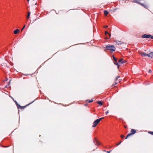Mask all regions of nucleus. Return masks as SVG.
Listing matches in <instances>:
<instances>
[{
  "instance_id": "20",
  "label": "nucleus",
  "mask_w": 153,
  "mask_h": 153,
  "mask_svg": "<svg viewBox=\"0 0 153 153\" xmlns=\"http://www.w3.org/2000/svg\"><path fill=\"white\" fill-rule=\"evenodd\" d=\"M141 1V0H134L133 1V2H134L135 3H137V2H139L138 1Z\"/></svg>"
},
{
  "instance_id": "29",
  "label": "nucleus",
  "mask_w": 153,
  "mask_h": 153,
  "mask_svg": "<svg viewBox=\"0 0 153 153\" xmlns=\"http://www.w3.org/2000/svg\"><path fill=\"white\" fill-rule=\"evenodd\" d=\"M108 27V26L107 25H106V26H105V27H104L105 28H107Z\"/></svg>"
},
{
  "instance_id": "17",
  "label": "nucleus",
  "mask_w": 153,
  "mask_h": 153,
  "mask_svg": "<svg viewBox=\"0 0 153 153\" xmlns=\"http://www.w3.org/2000/svg\"><path fill=\"white\" fill-rule=\"evenodd\" d=\"M20 107H19V108H20V109H24V108L26 106H21L20 105Z\"/></svg>"
},
{
  "instance_id": "1",
  "label": "nucleus",
  "mask_w": 153,
  "mask_h": 153,
  "mask_svg": "<svg viewBox=\"0 0 153 153\" xmlns=\"http://www.w3.org/2000/svg\"><path fill=\"white\" fill-rule=\"evenodd\" d=\"M105 48L107 50H109L111 51L112 52L114 51H115L116 48L114 45H106Z\"/></svg>"
},
{
  "instance_id": "23",
  "label": "nucleus",
  "mask_w": 153,
  "mask_h": 153,
  "mask_svg": "<svg viewBox=\"0 0 153 153\" xmlns=\"http://www.w3.org/2000/svg\"><path fill=\"white\" fill-rule=\"evenodd\" d=\"M121 142H122V141H121L119 143H116V146H118L120 144H121Z\"/></svg>"
},
{
  "instance_id": "12",
  "label": "nucleus",
  "mask_w": 153,
  "mask_h": 153,
  "mask_svg": "<svg viewBox=\"0 0 153 153\" xmlns=\"http://www.w3.org/2000/svg\"><path fill=\"white\" fill-rule=\"evenodd\" d=\"M123 59H120L118 61V63L120 64L124 63L125 62L123 61Z\"/></svg>"
},
{
  "instance_id": "33",
  "label": "nucleus",
  "mask_w": 153,
  "mask_h": 153,
  "mask_svg": "<svg viewBox=\"0 0 153 153\" xmlns=\"http://www.w3.org/2000/svg\"><path fill=\"white\" fill-rule=\"evenodd\" d=\"M34 101H33L32 102H31V103H30V104H31V103H32V102H33Z\"/></svg>"
},
{
  "instance_id": "19",
  "label": "nucleus",
  "mask_w": 153,
  "mask_h": 153,
  "mask_svg": "<svg viewBox=\"0 0 153 153\" xmlns=\"http://www.w3.org/2000/svg\"><path fill=\"white\" fill-rule=\"evenodd\" d=\"M137 2V3L138 4H140V5H141V6L144 7V6L145 5V4H142V3H140V2Z\"/></svg>"
},
{
  "instance_id": "6",
  "label": "nucleus",
  "mask_w": 153,
  "mask_h": 153,
  "mask_svg": "<svg viewBox=\"0 0 153 153\" xmlns=\"http://www.w3.org/2000/svg\"><path fill=\"white\" fill-rule=\"evenodd\" d=\"M94 142L96 145H99L100 144V142L97 140L96 138H94Z\"/></svg>"
},
{
  "instance_id": "30",
  "label": "nucleus",
  "mask_w": 153,
  "mask_h": 153,
  "mask_svg": "<svg viewBox=\"0 0 153 153\" xmlns=\"http://www.w3.org/2000/svg\"><path fill=\"white\" fill-rule=\"evenodd\" d=\"M111 151H107V153H110V152Z\"/></svg>"
},
{
  "instance_id": "2",
  "label": "nucleus",
  "mask_w": 153,
  "mask_h": 153,
  "mask_svg": "<svg viewBox=\"0 0 153 153\" xmlns=\"http://www.w3.org/2000/svg\"><path fill=\"white\" fill-rule=\"evenodd\" d=\"M103 117H101L98 119L96 120L93 123L92 127H94L96 126L97 124L100 122V121L103 119Z\"/></svg>"
},
{
  "instance_id": "16",
  "label": "nucleus",
  "mask_w": 153,
  "mask_h": 153,
  "mask_svg": "<svg viewBox=\"0 0 153 153\" xmlns=\"http://www.w3.org/2000/svg\"><path fill=\"white\" fill-rule=\"evenodd\" d=\"M149 54H150V57L152 58V56H153V52H151L149 53Z\"/></svg>"
},
{
  "instance_id": "13",
  "label": "nucleus",
  "mask_w": 153,
  "mask_h": 153,
  "mask_svg": "<svg viewBox=\"0 0 153 153\" xmlns=\"http://www.w3.org/2000/svg\"><path fill=\"white\" fill-rule=\"evenodd\" d=\"M104 14L105 16H107L108 13V12L107 10L104 11Z\"/></svg>"
},
{
  "instance_id": "11",
  "label": "nucleus",
  "mask_w": 153,
  "mask_h": 153,
  "mask_svg": "<svg viewBox=\"0 0 153 153\" xmlns=\"http://www.w3.org/2000/svg\"><path fill=\"white\" fill-rule=\"evenodd\" d=\"M13 100H14V102H15V104H16V106H17V108H19V107H20V105H19V104H18V103H17V102H16V101L14 100L13 99Z\"/></svg>"
},
{
  "instance_id": "15",
  "label": "nucleus",
  "mask_w": 153,
  "mask_h": 153,
  "mask_svg": "<svg viewBox=\"0 0 153 153\" xmlns=\"http://www.w3.org/2000/svg\"><path fill=\"white\" fill-rule=\"evenodd\" d=\"M30 12H29L28 13L27 15V19H28L29 18L30 16Z\"/></svg>"
},
{
  "instance_id": "21",
  "label": "nucleus",
  "mask_w": 153,
  "mask_h": 153,
  "mask_svg": "<svg viewBox=\"0 0 153 153\" xmlns=\"http://www.w3.org/2000/svg\"><path fill=\"white\" fill-rule=\"evenodd\" d=\"M87 101L89 103H91V102H92L93 101V100H87Z\"/></svg>"
},
{
  "instance_id": "37",
  "label": "nucleus",
  "mask_w": 153,
  "mask_h": 153,
  "mask_svg": "<svg viewBox=\"0 0 153 153\" xmlns=\"http://www.w3.org/2000/svg\"><path fill=\"white\" fill-rule=\"evenodd\" d=\"M151 70H150V72H151Z\"/></svg>"
},
{
  "instance_id": "14",
  "label": "nucleus",
  "mask_w": 153,
  "mask_h": 153,
  "mask_svg": "<svg viewBox=\"0 0 153 153\" xmlns=\"http://www.w3.org/2000/svg\"><path fill=\"white\" fill-rule=\"evenodd\" d=\"M97 103L100 105H102V102L101 101H98L97 102Z\"/></svg>"
},
{
  "instance_id": "8",
  "label": "nucleus",
  "mask_w": 153,
  "mask_h": 153,
  "mask_svg": "<svg viewBox=\"0 0 153 153\" xmlns=\"http://www.w3.org/2000/svg\"><path fill=\"white\" fill-rule=\"evenodd\" d=\"M115 42L116 43V44L118 45H120L123 43V42L117 40L115 41Z\"/></svg>"
},
{
  "instance_id": "34",
  "label": "nucleus",
  "mask_w": 153,
  "mask_h": 153,
  "mask_svg": "<svg viewBox=\"0 0 153 153\" xmlns=\"http://www.w3.org/2000/svg\"><path fill=\"white\" fill-rule=\"evenodd\" d=\"M27 1H29V0H27Z\"/></svg>"
},
{
  "instance_id": "24",
  "label": "nucleus",
  "mask_w": 153,
  "mask_h": 153,
  "mask_svg": "<svg viewBox=\"0 0 153 153\" xmlns=\"http://www.w3.org/2000/svg\"><path fill=\"white\" fill-rule=\"evenodd\" d=\"M149 133L153 135V131H149Z\"/></svg>"
},
{
  "instance_id": "10",
  "label": "nucleus",
  "mask_w": 153,
  "mask_h": 153,
  "mask_svg": "<svg viewBox=\"0 0 153 153\" xmlns=\"http://www.w3.org/2000/svg\"><path fill=\"white\" fill-rule=\"evenodd\" d=\"M19 32V29H17L14 30L13 31V33L15 34H17Z\"/></svg>"
},
{
  "instance_id": "3",
  "label": "nucleus",
  "mask_w": 153,
  "mask_h": 153,
  "mask_svg": "<svg viewBox=\"0 0 153 153\" xmlns=\"http://www.w3.org/2000/svg\"><path fill=\"white\" fill-rule=\"evenodd\" d=\"M112 58L113 59L114 63L115 64L118 66L119 67V66L118 65V63L117 62V59L113 55Z\"/></svg>"
},
{
  "instance_id": "9",
  "label": "nucleus",
  "mask_w": 153,
  "mask_h": 153,
  "mask_svg": "<svg viewBox=\"0 0 153 153\" xmlns=\"http://www.w3.org/2000/svg\"><path fill=\"white\" fill-rule=\"evenodd\" d=\"M131 133H130V134H131H131H134L136 132V130L135 129H131Z\"/></svg>"
},
{
  "instance_id": "7",
  "label": "nucleus",
  "mask_w": 153,
  "mask_h": 153,
  "mask_svg": "<svg viewBox=\"0 0 153 153\" xmlns=\"http://www.w3.org/2000/svg\"><path fill=\"white\" fill-rule=\"evenodd\" d=\"M140 55L143 56H147L148 57H150V54H146L145 53H142L140 54Z\"/></svg>"
},
{
  "instance_id": "22",
  "label": "nucleus",
  "mask_w": 153,
  "mask_h": 153,
  "mask_svg": "<svg viewBox=\"0 0 153 153\" xmlns=\"http://www.w3.org/2000/svg\"><path fill=\"white\" fill-rule=\"evenodd\" d=\"M143 7L144 8H145L147 9H148V6L146 4H145V5Z\"/></svg>"
},
{
  "instance_id": "26",
  "label": "nucleus",
  "mask_w": 153,
  "mask_h": 153,
  "mask_svg": "<svg viewBox=\"0 0 153 153\" xmlns=\"http://www.w3.org/2000/svg\"><path fill=\"white\" fill-rule=\"evenodd\" d=\"M120 78V76H118L117 78H116V80H120V79H119V78Z\"/></svg>"
},
{
  "instance_id": "27",
  "label": "nucleus",
  "mask_w": 153,
  "mask_h": 153,
  "mask_svg": "<svg viewBox=\"0 0 153 153\" xmlns=\"http://www.w3.org/2000/svg\"><path fill=\"white\" fill-rule=\"evenodd\" d=\"M108 112H109V111H107L106 112H105V113H106V114H107L108 113Z\"/></svg>"
},
{
  "instance_id": "35",
  "label": "nucleus",
  "mask_w": 153,
  "mask_h": 153,
  "mask_svg": "<svg viewBox=\"0 0 153 153\" xmlns=\"http://www.w3.org/2000/svg\"><path fill=\"white\" fill-rule=\"evenodd\" d=\"M103 151H104V152H106V150H104Z\"/></svg>"
},
{
  "instance_id": "25",
  "label": "nucleus",
  "mask_w": 153,
  "mask_h": 153,
  "mask_svg": "<svg viewBox=\"0 0 153 153\" xmlns=\"http://www.w3.org/2000/svg\"><path fill=\"white\" fill-rule=\"evenodd\" d=\"M120 137L121 138H123L124 137V136L123 135H121Z\"/></svg>"
},
{
  "instance_id": "31",
  "label": "nucleus",
  "mask_w": 153,
  "mask_h": 153,
  "mask_svg": "<svg viewBox=\"0 0 153 153\" xmlns=\"http://www.w3.org/2000/svg\"><path fill=\"white\" fill-rule=\"evenodd\" d=\"M25 25L22 28H25Z\"/></svg>"
},
{
  "instance_id": "32",
  "label": "nucleus",
  "mask_w": 153,
  "mask_h": 153,
  "mask_svg": "<svg viewBox=\"0 0 153 153\" xmlns=\"http://www.w3.org/2000/svg\"><path fill=\"white\" fill-rule=\"evenodd\" d=\"M24 29V28H22L21 30V31L22 30Z\"/></svg>"
},
{
  "instance_id": "18",
  "label": "nucleus",
  "mask_w": 153,
  "mask_h": 153,
  "mask_svg": "<svg viewBox=\"0 0 153 153\" xmlns=\"http://www.w3.org/2000/svg\"><path fill=\"white\" fill-rule=\"evenodd\" d=\"M131 135V134L130 133H129L126 136V138H125V139H126L127 138L129 137Z\"/></svg>"
},
{
  "instance_id": "28",
  "label": "nucleus",
  "mask_w": 153,
  "mask_h": 153,
  "mask_svg": "<svg viewBox=\"0 0 153 153\" xmlns=\"http://www.w3.org/2000/svg\"><path fill=\"white\" fill-rule=\"evenodd\" d=\"M150 38H151L152 39H153V36L151 35V36H150Z\"/></svg>"
},
{
  "instance_id": "5",
  "label": "nucleus",
  "mask_w": 153,
  "mask_h": 153,
  "mask_svg": "<svg viewBox=\"0 0 153 153\" xmlns=\"http://www.w3.org/2000/svg\"><path fill=\"white\" fill-rule=\"evenodd\" d=\"M151 36V35L150 34H144L142 36V37L143 38H150Z\"/></svg>"
},
{
  "instance_id": "4",
  "label": "nucleus",
  "mask_w": 153,
  "mask_h": 153,
  "mask_svg": "<svg viewBox=\"0 0 153 153\" xmlns=\"http://www.w3.org/2000/svg\"><path fill=\"white\" fill-rule=\"evenodd\" d=\"M105 34L106 35V39H108L110 38L111 36V34L109 33L107 31H105Z\"/></svg>"
},
{
  "instance_id": "36",
  "label": "nucleus",
  "mask_w": 153,
  "mask_h": 153,
  "mask_svg": "<svg viewBox=\"0 0 153 153\" xmlns=\"http://www.w3.org/2000/svg\"><path fill=\"white\" fill-rule=\"evenodd\" d=\"M151 70H150V72H151Z\"/></svg>"
}]
</instances>
